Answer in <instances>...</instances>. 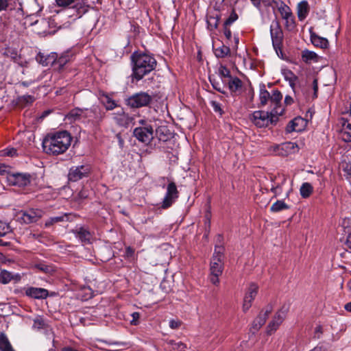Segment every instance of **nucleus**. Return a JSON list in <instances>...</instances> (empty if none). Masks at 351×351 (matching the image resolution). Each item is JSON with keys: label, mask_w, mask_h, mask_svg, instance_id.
I'll list each match as a JSON object with an SVG mask.
<instances>
[{"label": "nucleus", "mask_w": 351, "mask_h": 351, "mask_svg": "<svg viewBox=\"0 0 351 351\" xmlns=\"http://www.w3.org/2000/svg\"><path fill=\"white\" fill-rule=\"evenodd\" d=\"M218 72L223 84L226 83L227 80L231 77L230 71L225 66L220 65Z\"/></svg>", "instance_id": "34"}, {"label": "nucleus", "mask_w": 351, "mask_h": 351, "mask_svg": "<svg viewBox=\"0 0 351 351\" xmlns=\"http://www.w3.org/2000/svg\"><path fill=\"white\" fill-rule=\"evenodd\" d=\"M210 263V280L215 285H218L219 283V277L222 274L223 270V263Z\"/></svg>", "instance_id": "16"}, {"label": "nucleus", "mask_w": 351, "mask_h": 351, "mask_svg": "<svg viewBox=\"0 0 351 351\" xmlns=\"http://www.w3.org/2000/svg\"><path fill=\"white\" fill-rule=\"evenodd\" d=\"M17 151L14 148H8L3 150V155L8 156H15L17 155Z\"/></svg>", "instance_id": "46"}, {"label": "nucleus", "mask_w": 351, "mask_h": 351, "mask_svg": "<svg viewBox=\"0 0 351 351\" xmlns=\"http://www.w3.org/2000/svg\"><path fill=\"white\" fill-rule=\"evenodd\" d=\"M10 172V167L5 164L0 163V175H6L8 176Z\"/></svg>", "instance_id": "50"}, {"label": "nucleus", "mask_w": 351, "mask_h": 351, "mask_svg": "<svg viewBox=\"0 0 351 351\" xmlns=\"http://www.w3.org/2000/svg\"><path fill=\"white\" fill-rule=\"evenodd\" d=\"M34 267H35V268L38 269V270L44 271V272H47L49 271V267L43 263L36 264V265H35Z\"/></svg>", "instance_id": "54"}, {"label": "nucleus", "mask_w": 351, "mask_h": 351, "mask_svg": "<svg viewBox=\"0 0 351 351\" xmlns=\"http://www.w3.org/2000/svg\"><path fill=\"white\" fill-rule=\"evenodd\" d=\"M289 208V206L282 200H278L271 206V211L279 212Z\"/></svg>", "instance_id": "36"}, {"label": "nucleus", "mask_w": 351, "mask_h": 351, "mask_svg": "<svg viewBox=\"0 0 351 351\" xmlns=\"http://www.w3.org/2000/svg\"><path fill=\"white\" fill-rule=\"evenodd\" d=\"M132 61L134 62L133 76L137 80H141L156 66L155 58L147 53H134Z\"/></svg>", "instance_id": "2"}, {"label": "nucleus", "mask_w": 351, "mask_h": 351, "mask_svg": "<svg viewBox=\"0 0 351 351\" xmlns=\"http://www.w3.org/2000/svg\"><path fill=\"white\" fill-rule=\"evenodd\" d=\"M218 19L215 16H209L207 18V25L208 28L210 30H213L217 27L218 25Z\"/></svg>", "instance_id": "41"}, {"label": "nucleus", "mask_w": 351, "mask_h": 351, "mask_svg": "<svg viewBox=\"0 0 351 351\" xmlns=\"http://www.w3.org/2000/svg\"><path fill=\"white\" fill-rule=\"evenodd\" d=\"M181 325V322L178 319H171L169 321V327L172 329H177Z\"/></svg>", "instance_id": "51"}, {"label": "nucleus", "mask_w": 351, "mask_h": 351, "mask_svg": "<svg viewBox=\"0 0 351 351\" xmlns=\"http://www.w3.org/2000/svg\"><path fill=\"white\" fill-rule=\"evenodd\" d=\"M134 136L141 142L149 143L153 139L154 130L151 125L136 128Z\"/></svg>", "instance_id": "10"}, {"label": "nucleus", "mask_w": 351, "mask_h": 351, "mask_svg": "<svg viewBox=\"0 0 351 351\" xmlns=\"http://www.w3.org/2000/svg\"><path fill=\"white\" fill-rule=\"evenodd\" d=\"M277 7L282 18L286 21V24L293 25V17L291 9L284 2L277 3Z\"/></svg>", "instance_id": "17"}, {"label": "nucleus", "mask_w": 351, "mask_h": 351, "mask_svg": "<svg viewBox=\"0 0 351 351\" xmlns=\"http://www.w3.org/2000/svg\"><path fill=\"white\" fill-rule=\"evenodd\" d=\"M230 52V48L223 45L215 49V54L217 58H224L228 56Z\"/></svg>", "instance_id": "35"}, {"label": "nucleus", "mask_w": 351, "mask_h": 351, "mask_svg": "<svg viewBox=\"0 0 351 351\" xmlns=\"http://www.w3.org/2000/svg\"><path fill=\"white\" fill-rule=\"evenodd\" d=\"M45 326V321L41 317H40V316L36 317L34 319V324L32 326L33 328L40 330V329L44 328Z\"/></svg>", "instance_id": "40"}, {"label": "nucleus", "mask_w": 351, "mask_h": 351, "mask_svg": "<svg viewBox=\"0 0 351 351\" xmlns=\"http://www.w3.org/2000/svg\"><path fill=\"white\" fill-rule=\"evenodd\" d=\"M273 307L271 305L267 306L253 321L250 331L252 333L256 332L265 323L269 315L271 313Z\"/></svg>", "instance_id": "12"}, {"label": "nucleus", "mask_w": 351, "mask_h": 351, "mask_svg": "<svg viewBox=\"0 0 351 351\" xmlns=\"http://www.w3.org/2000/svg\"><path fill=\"white\" fill-rule=\"evenodd\" d=\"M83 113L84 111L82 110L75 108L71 110L66 116V118L71 122L75 121L76 120L80 119L82 118Z\"/></svg>", "instance_id": "28"}, {"label": "nucleus", "mask_w": 351, "mask_h": 351, "mask_svg": "<svg viewBox=\"0 0 351 351\" xmlns=\"http://www.w3.org/2000/svg\"><path fill=\"white\" fill-rule=\"evenodd\" d=\"M169 349L172 351H185L186 346L180 341L171 340L168 342Z\"/></svg>", "instance_id": "33"}, {"label": "nucleus", "mask_w": 351, "mask_h": 351, "mask_svg": "<svg viewBox=\"0 0 351 351\" xmlns=\"http://www.w3.org/2000/svg\"><path fill=\"white\" fill-rule=\"evenodd\" d=\"M90 168L88 165H80L71 167L68 175L69 180L76 182L88 175Z\"/></svg>", "instance_id": "13"}, {"label": "nucleus", "mask_w": 351, "mask_h": 351, "mask_svg": "<svg viewBox=\"0 0 351 351\" xmlns=\"http://www.w3.org/2000/svg\"><path fill=\"white\" fill-rule=\"evenodd\" d=\"M223 254L224 247L221 245L216 246L210 263H215L218 265H219V263H223Z\"/></svg>", "instance_id": "21"}, {"label": "nucleus", "mask_w": 351, "mask_h": 351, "mask_svg": "<svg viewBox=\"0 0 351 351\" xmlns=\"http://www.w3.org/2000/svg\"><path fill=\"white\" fill-rule=\"evenodd\" d=\"M210 104L215 112H219L220 114H223V110L221 108L220 104L218 102L215 101H212L210 102Z\"/></svg>", "instance_id": "48"}, {"label": "nucleus", "mask_w": 351, "mask_h": 351, "mask_svg": "<svg viewBox=\"0 0 351 351\" xmlns=\"http://www.w3.org/2000/svg\"><path fill=\"white\" fill-rule=\"evenodd\" d=\"M237 18H238L237 14L234 12H232L231 13V14L230 15V16L228 17V19L226 21L225 25H231L233 22H234L237 19Z\"/></svg>", "instance_id": "49"}, {"label": "nucleus", "mask_w": 351, "mask_h": 351, "mask_svg": "<svg viewBox=\"0 0 351 351\" xmlns=\"http://www.w3.org/2000/svg\"><path fill=\"white\" fill-rule=\"evenodd\" d=\"M152 100V97L146 92L136 93L126 100L127 105L131 108H141L147 106Z\"/></svg>", "instance_id": "8"}, {"label": "nucleus", "mask_w": 351, "mask_h": 351, "mask_svg": "<svg viewBox=\"0 0 351 351\" xmlns=\"http://www.w3.org/2000/svg\"><path fill=\"white\" fill-rule=\"evenodd\" d=\"M346 120L343 118L342 126L339 132L340 138L345 142H351V116Z\"/></svg>", "instance_id": "18"}, {"label": "nucleus", "mask_w": 351, "mask_h": 351, "mask_svg": "<svg viewBox=\"0 0 351 351\" xmlns=\"http://www.w3.org/2000/svg\"><path fill=\"white\" fill-rule=\"evenodd\" d=\"M75 2V0H56V4L60 7L67 8Z\"/></svg>", "instance_id": "45"}, {"label": "nucleus", "mask_w": 351, "mask_h": 351, "mask_svg": "<svg viewBox=\"0 0 351 351\" xmlns=\"http://www.w3.org/2000/svg\"><path fill=\"white\" fill-rule=\"evenodd\" d=\"M72 137L68 132L60 131L48 134L44 138L42 145L47 154L59 155L69 149Z\"/></svg>", "instance_id": "1"}, {"label": "nucleus", "mask_w": 351, "mask_h": 351, "mask_svg": "<svg viewBox=\"0 0 351 351\" xmlns=\"http://www.w3.org/2000/svg\"><path fill=\"white\" fill-rule=\"evenodd\" d=\"M343 171L346 173V174L351 177V162L346 163L343 166Z\"/></svg>", "instance_id": "53"}, {"label": "nucleus", "mask_w": 351, "mask_h": 351, "mask_svg": "<svg viewBox=\"0 0 351 351\" xmlns=\"http://www.w3.org/2000/svg\"><path fill=\"white\" fill-rule=\"evenodd\" d=\"M293 98L291 97V96H286L285 98V103L287 104V105H290L293 103Z\"/></svg>", "instance_id": "58"}, {"label": "nucleus", "mask_w": 351, "mask_h": 351, "mask_svg": "<svg viewBox=\"0 0 351 351\" xmlns=\"http://www.w3.org/2000/svg\"><path fill=\"white\" fill-rule=\"evenodd\" d=\"M43 212L40 209L31 208L21 212V218L25 223H31L37 221L42 217Z\"/></svg>", "instance_id": "14"}, {"label": "nucleus", "mask_w": 351, "mask_h": 351, "mask_svg": "<svg viewBox=\"0 0 351 351\" xmlns=\"http://www.w3.org/2000/svg\"><path fill=\"white\" fill-rule=\"evenodd\" d=\"M71 59V56L69 52H66L62 54L58 59L57 60L58 63L60 66L64 65L67 62H69Z\"/></svg>", "instance_id": "44"}, {"label": "nucleus", "mask_w": 351, "mask_h": 351, "mask_svg": "<svg viewBox=\"0 0 351 351\" xmlns=\"http://www.w3.org/2000/svg\"><path fill=\"white\" fill-rule=\"evenodd\" d=\"M134 250L132 247H128L126 248L125 253H126V255H127L128 257L132 256L133 254H134Z\"/></svg>", "instance_id": "56"}, {"label": "nucleus", "mask_w": 351, "mask_h": 351, "mask_svg": "<svg viewBox=\"0 0 351 351\" xmlns=\"http://www.w3.org/2000/svg\"><path fill=\"white\" fill-rule=\"evenodd\" d=\"M270 35L274 49L278 54L282 46L283 32L277 21H273L270 25Z\"/></svg>", "instance_id": "7"}, {"label": "nucleus", "mask_w": 351, "mask_h": 351, "mask_svg": "<svg viewBox=\"0 0 351 351\" xmlns=\"http://www.w3.org/2000/svg\"><path fill=\"white\" fill-rule=\"evenodd\" d=\"M283 112L284 108L280 107L273 108L270 112L257 110L253 112L250 119L258 128L268 127L270 124L276 123L278 117L282 115Z\"/></svg>", "instance_id": "3"}, {"label": "nucleus", "mask_w": 351, "mask_h": 351, "mask_svg": "<svg viewBox=\"0 0 351 351\" xmlns=\"http://www.w3.org/2000/svg\"><path fill=\"white\" fill-rule=\"evenodd\" d=\"M259 99L261 106H265L268 101H270V94L265 89V85H263L260 88Z\"/></svg>", "instance_id": "29"}, {"label": "nucleus", "mask_w": 351, "mask_h": 351, "mask_svg": "<svg viewBox=\"0 0 351 351\" xmlns=\"http://www.w3.org/2000/svg\"><path fill=\"white\" fill-rule=\"evenodd\" d=\"M302 58L304 62H308L311 60H316L317 56L313 51L304 50L302 51Z\"/></svg>", "instance_id": "38"}, {"label": "nucleus", "mask_w": 351, "mask_h": 351, "mask_svg": "<svg viewBox=\"0 0 351 351\" xmlns=\"http://www.w3.org/2000/svg\"><path fill=\"white\" fill-rule=\"evenodd\" d=\"M224 34H225V36H226V37L227 38H228V39L230 38V37H231V32H230V29H226L225 31H224Z\"/></svg>", "instance_id": "61"}, {"label": "nucleus", "mask_w": 351, "mask_h": 351, "mask_svg": "<svg viewBox=\"0 0 351 351\" xmlns=\"http://www.w3.org/2000/svg\"><path fill=\"white\" fill-rule=\"evenodd\" d=\"M32 176L29 173L16 172L8 173L7 180L10 185L23 188L30 184Z\"/></svg>", "instance_id": "4"}, {"label": "nucleus", "mask_w": 351, "mask_h": 351, "mask_svg": "<svg viewBox=\"0 0 351 351\" xmlns=\"http://www.w3.org/2000/svg\"><path fill=\"white\" fill-rule=\"evenodd\" d=\"M258 291V286L255 283H251L247 287L244 295L243 302V311H247L252 306V302L255 299Z\"/></svg>", "instance_id": "11"}, {"label": "nucleus", "mask_w": 351, "mask_h": 351, "mask_svg": "<svg viewBox=\"0 0 351 351\" xmlns=\"http://www.w3.org/2000/svg\"><path fill=\"white\" fill-rule=\"evenodd\" d=\"M315 332L317 334H320L322 333V328L320 326H317L316 328H315Z\"/></svg>", "instance_id": "63"}, {"label": "nucleus", "mask_w": 351, "mask_h": 351, "mask_svg": "<svg viewBox=\"0 0 351 351\" xmlns=\"http://www.w3.org/2000/svg\"><path fill=\"white\" fill-rule=\"evenodd\" d=\"M300 195L302 197H308L313 192V186L308 182H304L300 189Z\"/></svg>", "instance_id": "31"}, {"label": "nucleus", "mask_w": 351, "mask_h": 351, "mask_svg": "<svg viewBox=\"0 0 351 351\" xmlns=\"http://www.w3.org/2000/svg\"><path fill=\"white\" fill-rule=\"evenodd\" d=\"M308 13V5L307 1H303L298 3V16L300 21H303Z\"/></svg>", "instance_id": "24"}, {"label": "nucleus", "mask_w": 351, "mask_h": 351, "mask_svg": "<svg viewBox=\"0 0 351 351\" xmlns=\"http://www.w3.org/2000/svg\"><path fill=\"white\" fill-rule=\"evenodd\" d=\"M283 75L286 81L289 82V84L291 87H293L295 82L297 80V77L295 74L289 70H285L283 71Z\"/></svg>", "instance_id": "37"}, {"label": "nucleus", "mask_w": 351, "mask_h": 351, "mask_svg": "<svg viewBox=\"0 0 351 351\" xmlns=\"http://www.w3.org/2000/svg\"><path fill=\"white\" fill-rule=\"evenodd\" d=\"M226 84H228L230 90L232 93L237 92L238 90L241 88L242 86L241 80L237 77H231L227 80Z\"/></svg>", "instance_id": "25"}, {"label": "nucleus", "mask_w": 351, "mask_h": 351, "mask_svg": "<svg viewBox=\"0 0 351 351\" xmlns=\"http://www.w3.org/2000/svg\"><path fill=\"white\" fill-rule=\"evenodd\" d=\"M210 82H211L213 87L217 90L219 92L223 93V88L221 86V84L219 82H215V80H212L211 77H210Z\"/></svg>", "instance_id": "52"}, {"label": "nucleus", "mask_w": 351, "mask_h": 351, "mask_svg": "<svg viewBox=\"0 0 351 351\" xmlns=\"http://www.w3.org/2000/svg\"><path fill=\"white\" fill-rule=\"evenodd\" d=\"M103 103L107 110H112L117 106L115 101L108 96L104 98Z\"/></svg>", "instance_id": "42"}, {"label": "nucleus", "mask_w": 351, "mask_h": 351, "mask_svg": "<svg viewBox=\"0 0 351 351\" xmlns=\"http://www.w3.org/2000/svg\"><path fill=\"white\" fill-rule=\"evenodd\" d=\"M344 308L348 311L351 312V301L347 304H345Z\"/></svg>", "instance_id": "60"}, {"label": "nucleus", "mask_w": 351, "mask_h": 351, "mask_svg": "<svg viewBox=\"0 0 351 351\" xmlns=\"http://www.w3.org/2000/svg\"><path fill=\"white\" fill-rule=\"evenodd\" d=\"M8 5V0H0V11L5 10Z\"/></svg>", "instance_id": "55"}, {"label": "nucleus", "mask_w": 351, "mask_h": 351, "mask_svg": "<svg viewBox=\"0 0 351 351\" xmlns=\"http://www.w3.org/2000/svg\"><path fill=\"white\" fill-rule=\"evenodd\" d=\"M347 287L350 291H351V279L348 282Z\"/></svg>", "instance_id": "64"}, {"label": "nucleus", "mask_w": 351, "mask_h": 351, "mask_svg": "<svg viewBox=\"0 0 351 351\" xmlns=\"http://www.w3.org/2000/svg\"><path fill=\"white\" fill-rule=\"evenodd\" d=\"M269 151L277 156H287L297 152L298 146L296 143L289 141L280 145H274L270 147Z\"/></svg>", "instance_id": "5"}, {"label": "nucleus", "mask_w": 351, "mask_h": 351, "mask_svg": "<svg viewBox=\"0 0 351 351\" xmlns=\"http://www.w3.org/2000/svg\"><path fill=\"white\" fill-rule=\"evenodd\" d=\"M12 279V275L6 270L0 271V282L3 284L8 283Z\"/></svg>", "instance_id": "39"}, {"label": "nucleus", "mask_w": 351, "mask_h": 351, "mask_svg": "<svg viewBox=\"0 0 351 351\" xmlns=\"http://www.w3.org/2000/svg\"><path fill=\"white\" fill-rule=\"evenodd\" d=\"M132 319L130 321V324L133 326H136L138 324V319L140 318V313L138 312H134L131 315Z\"/></svg>", "instance_id": "47"}, {"label": "nucleus", "mask_w": 351, "mask_h": 351, "mask_svg": "<svg viewBox=\"0 0 351 351\" xmlns=\"http://www.w3.org/2000/svg\"><path fill=\"white\" fill-rule=\"evenodd\" d=\"M76 237L78 238L82 243H89L90 239V233L88 230L83 227L77 228L75 230Z\"/></svg>", "instance_id": "22"}, {"label": "nucleus", "mask_w": 351, "mask_h": 351, "mask_svg": "<svg viewBox=\"0 0 351 351\" xmlns=\"http://www.w3.org/2000/svg\"><path fill=\"white\" fill-rule=\"evenodd\" d=\"M311 39L312 43L316 47H319L322 49H326L328 47V41L325 38L318 36L315 34H312L311 36Z\"/></svg>", "instance_id": "26"}, {"label": "nucleus", "mask_w": 351, "mask_h": 351, "mask_svg": "<svg viewBox=\"0 0 351 351\" xmlns=\"http://www.w3.org/2000/svg\"><path fill=\"white\" fill-rule=\"evenodd\" d=\"M250 1L256 7H258L259 5V4H260V0H250Z\"/></svg>", "instance_id": "62"}, {"label": "nucleus", "mask_w": 351, "mask_h": 351, "mask_svg": "<svg viewBox=\"0 0 351 351\" xmlns=\"http://www.w3.org/2000/svg\"><path fill=\"white\" fill-rule=\"evenodd\" d=\"M67 220L68 215L66 214H64L60 216L50 217L49 219L46 221L45 225L46 227H49L54 223Z\"/></svg>", "instance_id": "32"}, {"label": "nucleus", "mask_w": 351, "mask_h": 351, "mask_svg": "<svg viewBox=\"0 0 351 351\" xmlns=\"http://www.w3.org/2000/svg\"><path fill=\"white\" fill-rule=\"evenodd\" d=\"M289 308L290 303L289 302H286L282 304L268 326V333L271 334L277 330L286 317Z\"/></svg>", "instance_id": "6"}, {"label": "nucleus", "mask_w": 351, "mask_h": 351, "mask_svg": "<svg viewBox=\"0 0 351 351\" xmlns=\"http://www.w3.org/2000/svg\"><path fill=\"white\" fill-rule=\"evenodd\" d=\"M11 231L10 226L3 222L0 221V237H3L8 232Z\"/></svg>", "instance_id": "43"}, {"label": "nucleus", "mask_w": 351, "mask_h": 351, "mask_svg": "<svg viewBox=\"0 0 351 351\" xmlns=\"http://www.w3.org/2000/svg\"><path fill=\"white\" fill-rule=\"evenodd\" d=\"M69 16H75V18H80L84 13L83 8L81 6L75 5L65 10Z\"/></svg>", "instance_id": "27"}, {"label": "nucleus", "mask_w": 351, "mask_h": 351, "mask_svg": "<svg viewBox=\"0 0 351 351\" xmlns=\"http://www.w3.org/2000/svg\"><path fill=\"white\" fill-rule=\"evenodd\" d=\"M346 245L347 247L351 252V233L349 234L348 237H347Z\"/></svg>", "instance_id": "57"}, {"label": "nucleus", "mask_w": 351, "mask_h": 351, "mask_svg": "<svg viewBox=\"0 0 351 351\" xmlns=\"http://www.w3.org/2000/svg\"><path fill=\"white\" fill-rule=\"evenodd\" d=\"M307 124L306 119L298 117L291 120L286 127V131L288 133L293 132H302L304 130Z\"/></svg>", "instance_id": "15"}, {"label": "nucleus", "mask_w": 351, "mask_h": 351, "mask_svg": "<svg viewBox=\"0 0 351 351\" xmlns=\"http://www.w3.org/2000/svg\"><path fill=\"white\" fill-rule=\"evenodd\" d=\"M282 99V95L281 93L278 90H274L272 92V94L270 95V102L271 105L273 106V108L279 107L282 108L281 106V100Z\"/></svg>", "instance_id": "23"}, {"label": "nucleus", "mask_w": 351, "mask_h": 351, "mask_svg": "<svg viewBox=\"0 0 351 351\" xmlns=\"http://www.w3.org/2000/svg\"><path fill=\"white\" fill-rule=\"evenodd\" d=\"M179 192L173 182H169L167 186V191L161 203L160 207L163 209L169 208L178 198Z\"/></svg>", "instance_id": "9"}, {"label": "nucleus", "mask_w": 351, "mask_h": 351, "mask_svg": "<svg viewBox=\"0 0 351 351\" xmlns=\"http://www.w3.org/2000/svg\"><path fill=\"white\" fill-rule=\"evenodd\" d=\"M0 350L1 351H14L6 336L0 334Z\"/></svg>", "instance_id": "30"}, {"label": "nucleus", "mask_w": 351, "mask_h": 351, "mask_svg": "<svg viewBox=\"0 0 351 351\" xmlns=\"http://www.w3.org/2000/svg\"><path fill=\"white\" fill-rule=\"evenodd\" d=\"M112 115L117 124L123 127H128L132 120L131 117L125 113L122 108L118 109Z\"/></svg>", "instance_id": "19"}, {"label": "nucleus", "mask_w": 351, "mask_h": 351, "mask_svg": "<svg viewBox=\"0 0 351 351\" xmlns=\"http://www.w3.org/2000/svg\"><path fill=\"white\" fill-rule=\"evenodd\" d=\"M313 90H314V97H317V82L316 80H313Z\"/></svg>", "instance_id": "59"}, {"label": "nucleus", "mask_w": 351, "mask_h": 351, "mask_svg": "<svg viewBox=\"0 0 351 351\" xmlns=\"http://www.w3.org/2000/svg\"><path fill=\"white\" fill-rule=\"evenodd\" d=\"M25 293L35 299H43L47 297L48 291L43 288L29 287L25 290Z\"/></svg>", "instance_id": "20"}]
</instances>
